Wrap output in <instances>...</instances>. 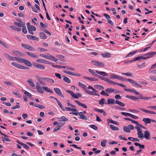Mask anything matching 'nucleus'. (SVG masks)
I'll list each match as a JSON object with an SVG mask.
<instances>
[{
	"label": "nucleus",
	"mask_w": 156,
	"mask_h": 156,
	"mask_svg": "<svg viewBox=\"0 0 156 156\" xmlns=\"http://www.w3.org/2000/svg\"><path fill=\"white\" fill-rule=\"evenodd\" d=\"M95 72L97 73L104 76H108V73L104 72L99 71L97 70H96Z\"/></svg>",
	"instance_id": "2eb2a0df"
},
{
	"label": "nucleus",
	"mask_w": 156,
	"mask_h": 156,
	"mask_svg": "<svg viewBox=\"0 0 156 156\" xmlns=\"http://www.w3.org/2000/svg\"><path fill=\"white\" fill-rule=\"evenodd\" d=\"M92 90L93 91L92 92L91 95H94L98 96H99V94L97 93L98 91L97 90H96L94 89Z\"/></svg>",
	"instance_id": "a18cd8bd"
},
{
	"label": "nucleus",
	"mask_w": 156,
	"mask_h": 156,
	"mask_svg": "<svg viewBox=\"0 0 156 156\" xmlns=\"http://www.w3.org/2000/svg\"><path fill=\"white\" fill-rule=\"evenodd\" d=\"M22 46L25 49H27L30 51H34L35 50V49L33 47L30 46L28 44H22Z\"/></svg>",
	"instance_id": "7ed1b4c3"
},
{
	"label": "nucleus",
	"mask_w": 156,
	"mask_h": 156,
	"mask_svg": "<svg viewBox=\"0 0 156 156\" xmlns=\"http://www.w3.org/2000/svg\"><path fill=\"white\" fill-rule=\"evenodd\" d=\"M2 138L3 139L2 141L3 142L6 141L8 142H10L11 141L9 139L7 138L4 137L2 136Z\"/></svg>",
	"instance_id": "680f3d73"
},
{
	"label": "nucleus",
	"mask_w": 156,
	"mask_h": 156,
	"mask_svg": "<svg viewBox=\"0 0 156 156\" xmlns=\"http://www.w3.org/2000/svg\"><path fill=\"white\" fill-rule=\"evenodd\" d=\"M94 110L97 112L102 113L104 116H106V113L103 109L94 108Z\"/></svg>",
	"instance_id": "412c9836"
},
{
	"label": "nucleus",
	"mask_w": 156,
	"mask_h": 156,
	"mask_svg": "<svg viewBox=\"0 0 156 156\" xmlns=\"http://www.w3.org/2000/svg\"><path fill=\"white\" fill-rule=\"evenodd\" d=\"M75 101V102L77 103L79 105L85 108H87V106L86 105L80 102L79 101L77 100H76Z\"/></svg>",
	"instance_id": "f3484780"
},
{
	"label": "nucleus",
	"mask_w": 156,
	"mask_h": 156,
	"mask_svg": "<svg viewBox=\"0 0 156 156\" xmlns=\"http://www.w3.org/2000/svg\"><path fill=\"white\" fill-rule=\"evenodd\" d=\"M89 127L96 130L98 129V127L95 125H90L89 126Z\"/></svg>",
	"instance_id": "13d9d810"
},
{
	"label": "nucleus",
	"mask_w": 156,
	"mask_h": 156,
	"mask_svg": "<svg viewBox=\"0 0 156 156\" xmlns=\"http://www.w3.org/2000/svg\"><path fill=\"white\" fill-rule=\"evenodd\" d=\"M57 103L58 104V105L60 107V108H61L62 110L63 111H65V109L64 108L63 105H62V104L59 101H58Z\"/></svg>",
	"instance_id": "de8ad7c7"
},
{
	"label": "nucleus",
	"mask_w": 156,
	"mask_h": 156,
	"mask_svg": "<svg viewBox=\"0 0 156 156\" xmlns=\"http://www.w3.org/2000/svg\"><path fill=\"white\" fill-rule=\"evenodd\" d=\"M45 78L44 77H37V79L39 82L41 84L43 85H45L46 84L43 81V80H44V79Z\"/></svg>",
	"instance_id": "dca6fc26"
},
{
	"label": "nucleus",
	"mask_w": 156,
	"mask_h": 156,
	"mask_svg": "<svg viewBox=\"0 0 156 156\" xmlns=\"http://www.w3.org/2000/svg\"><path fill=\"white\" fill-rule=\"evenodd\" d=\"M156 54V52H151L150 53H148L145 55L146 56V57H144L145 59L151 58Z\"/></svg>",
	"instance_id": "9d476101"
},
{
	"label": "nucleus",
	"mask_w": 156,
	"mask_h": 156,
	"mask_svg": "<svg viewBox=\"0 0 156 156\" xmlns=\"http://www.w3.org/2000/svg\"><path fill=\"white\" fill-rule=\"evenodd\" d=\"M65 110L68 111H72L73 112H76L77 111V110L76 109L73 108H71L70 107H66L65 108Z\"/></svg>",
	"instance_id": "f704fd0d"
},
{
	"label": "nucleus",
	"mask_w": 156,
	"mask_h": 156,
	"mask_svg": "<svg viewBox=\"0 0 156 156\" xmlns=\"http://www.w3.org/2000/svg\"><path fill=\"white\" fill-rule=\"evenodd\" d=\"M106 142L107 141L106 140H102L101 143V145L103 147H105Z\"/></svg>",
	"instance_id": "603ef678"
},
{
	"label": "nucleus",
	"mask_w": 156,
	"mask_h": 156,
	"mask_svg": "<svg viewBox=\"0 0 156 156\" xmlns=\"http://www.w3.org/2000/svg\"><path fill=\"white\" fill-rule=\"evenodd\" d=\"M63 71L64 73L70 75H71L74 76V75L75 73L73 72L66 70H63Z\"/></svg>",
	"instance_id": "09e8293b"
},
{
	"label": "nucleus",
	"mask_w": 156,
	"mask_h": 156,
	"mask_svg": "<svg viewBox=\"0 0 156 156\" xmlns=\"http://www.w3.org/2000/svg\"><path fill=\"white\" fill-rule=\"evenodd\" d=\"M137 95H139V97L137 98V99H141L144 100H149L151 99V98L150 97H144L141 94H140L139 93V94H137Z\"/></svg>",
	"instance_id": "9b49d317"
},
{
	"label": "nucleus",
	"mask_w": 156,
	"mask_h": 156,
	"mask_svg": "<svg viewBox=\"0 0 156 156\" xmlns=\"http://www.w3.org/2000/svg\"><path fill=\"white\" fill-rule=\"evenodd\" d=\"M121 114L124 115L125 116H130V117L131 114L130 113L125 112H121Z\"/></svg>",
	"instance_id": "4d7b16f0"
},
{
	"label": "nucleus",
	"mask_w": 156,
	"mask_h": 156,
	"mask_svg": "<svg viewBox=\"0 0 156 156\" xmlns=\"http://www.w3.org/2000/svg\"><path fill=\"white\" fill-rule=\"evenodd\" d=\"M28 30H30L32 31H35L36 30V29L35 27H34L33 26H30V28H28Z\"/></svg>",
	"instance_id": "e2e57ef3"
},
{
	"label": "nucleus",
	"mask_w": 156,
	"mask_h": 156,
	"mask_svg": "<svg viewBox=\"0 0 156 156\" xmlns=\"http://www.w3.org/2000/svg\"><path fill=\"white\" fill-rule=\"evenodd\" d=\"M54 90L55 93L60 96L64 98L63 95L62 93L61 90L58 88H54Z\"/></svg>",
	"instance_id": "0eeeda50"
},
{
	"label": "nucleus",
	"mask_w": 156,
	"mask_h": 156,
	"mask_svg": "<svg viewBox=\"0 0 156 156\" xmlns=\"http://www.w3.org/2000/svg\"><path fill=\"white\" fill-rule=\"evenodd\" d=\"M150 133L148 131H146L144 133V135L143 134V137L142 138H144L147 140L150 139Z\"/></svg>",
	"instance_id": "423d86ee"
},
{
	"label": "nucleus",
	"mask_w": 156,
	"mask_h": 156,
	"mask_svg": "<svg viewBox=\"0 0 156 156\" xmlns=\"http://www.w3.org/2000/svg\"><path fill=\"white\" fill-rule=\"evenodd\" d=\"M37 62L41 63H46L48 64H51L50 62L48 61H45V60L42 59H38L37 60Z\"/></svg>",
	"instance_id": "ddd939ff"
},
{
	"label": "nucleus",
	"mask_w": 156,
	"mask_h": 156,
	"mask_svg": "<svg viewBox=\"0 0 156 156\" xmlns=\"http://www.w3.org/2000/svg\"><path fill=\"white\" fill-rule=\"evenodd\" d=\"M150 120H151V119L148 118H144L143 119V121L145 122V123L147 124H150L151 123L150 122Z\"/></svg>",
	"instance_id": "e433bc0d"
},
{
	"label": "nucleus",
	"mask_w": 156,
	"mask_h": 156,
	"mask_svg": "<svg viewBox=\"0 0 156 156\" xmlns=\"http://www.w3.org/2000/svg\"><path fill=\"white\" fill-rule=\"evenodd\" d=\"M134 145L136 146H139L140 149H143L145 147V146L144 145H141L138 143L135 142L134 143Z\"/></svg>",
	"instance_id": "5701e85b"
},
{
	"label": "nucleus",
	"mask_w": 156,
	"mask_h": 156,
	"mask_svg": "<svg viewBox=\"0 0 156 156\" xmlns=\"http://www.w3.org/2000/svg\"><path fill=\"white\" fill-rule=\"evenodd\" d=\"M124 90L126 91L130 92H133L135 94H139V93L137 92L134 89H126V88H124Z\"/></svg>",
	"instance_id": "aec40b11"
},
{
	"label": "nucleus",
	"mask_w": 156,
	"mask_h": 156,
	"mask_svg": "<svg viewBox=\"0 0 156 156\" xmlns=\"http://www.w3.org/2000/svg\"><path fill=\"white\" fill-rule=\"evenodd\" d=\"M60 121L66 122L68 120V119L64 116H62L60 118Z\"/></svg>",
	"instance_id": "864d4df0"
},
{
	"label": "nucleus",
	"mask_w": 156,
	"mask_h": 156,
	"mask_svg": "<svg viewBox=\"0 0 156 156\" xmlns=\"http://www.w3.org/2000/svg\"><path fill=\"white\" fill-rule=\"evenodd\" d=\"M27 82H28L29 84L31 87H34L35 86V84L32 79L28 80L27 81Z\"/></svg>",
	"instance_id": "393cba45"
},
{
	"label": "nucleus",
	"mask_w": 156,
	"mask_h": 156,
	"mask_svg": "<svg viewBox=\"0 0 156 156\" xmlns=\"http://www.w3.org/2000/svg\"><path fill=\"white\" fill-rule=\"evenodd\" d=\"M128 80L130 83L132 84L135 87H136L139 88H141L142 87V86L137 83L136 81L130 79H128Z\"/></svg>",
	"instance_id": "20e7f679"
},
{
	"label": "nucleus",
	"mask_w": 156,
	"mask_h": 156,
	"mask_svg": "<svg viewBox=\"0 0 156 156\" xmlns=\"http://www.w3.org/2000/svg\"><path fill=\"white\" fill-rule=\"evenodd\" d=\"M13 93L14 94L16 95V96L18 98H20L21 97V95L20 94L16 92H13Z\"/></svg>",
	"instance_id": "338daca9"
},
{
	"label": "nucleus",
	"mask_w": 156,
	"mask_h": 156,
	"mask_svg": "<svg viewBox=\"0 0 156 156\" xmlns=\"http://www.w3.org/2000/svg\"><path fill=\"white\" fill-rule=\"evenodd\" d=\"M11 64L12 65L19 69H20L21 65L18 64L17 63L15 62H12L11 63Z\"/></svg>",
	"instance_id": "a19ab883"
},
{
	"label": "nucleus",
	"mask_w": 156,
	"mask_h": 156,
	"mask_svg": "<svg viewBox=\"0 0 156 156\" xmlns=\"http://www.w3.org/2000/svg\"><path fill=\"white\" fill-rule=\"evenodd\" d=\"M94 87L95 88L100 90L101 89H104V88L103 86L98 84L95 85Z\"/></svg>",
	"instance_id": "c9c22d12"
},
{
	"label": "nucleus",
	"mask_w": 156,
	"mask_h": 156,
	"mask_svg": "<svg viewBox=\"0 0 156 156\" xmlns=\"http://www.w3.org/2000/svg\"><path fill=\"white\" fill-rule=\"evenodd\" d=\"M33 65L34 67L37 69L42 70H44V69H45V66L41 64L35 63Z\"/></svg>",
	"instance_id": "6e6552de"
},
{
	"label": "nucleus",
	"mask_w": 156,
	"mask_h": 156,
	"mask_svg": "<svg viewBox=\"0 0 156 156\" xmlns=\"http://www.w3.org/2000/svg\"><path fill=\"white\" fill-rule=\"evenodd\" d=\"M109 126L110 128L113 130H118L119 129L118 127H116L113 125H110Z\"/></svg>",
	"instance_id": "72a5a7b5"
},
{
	"label": "nucleus",
	"mask_w": 156,
	"mask_h": 156,
	"mask_svg": "<svg viewBox=\"0 0 156 156\" xmlns=\"http://www.w3.org/2000/svg\"><path fill=\"white\" fill-rule=\"evenodd\" d=\"M126 97L134 101H136L137 99L136 97L133 96H130L129 95H127L126 96Z\"/></svg>",
	"instance_id": "ea45409f"
},
{
	"label": "nucleus",
	"mask_w": 156,
	"mask_h": 156,
	"mask_svg": "<svg viewBox=\"0 0 156 156\" xmlns=\"http://www.w3.org/2000/svg\"><path fill=\"white\" fill-rule=\"evenodd\" d=\"M43 88H44V90L45 91H46L47 92L51 93H53V91L51 90L49 88H48V87H44Z\"/></svg>",
	"instance_id": "37998d69"
},
{
	"label": "nucleus",
	"mask_w": 156,
	"mask_h": 156,
	"mask_svg": "<svg viewBox=\"0 0 156 156\" xmlns=\"http://www.w3.org/2000/svg\"><path fill=\"white\" fill-rule=\"evenodd\" d=\"M78 85L79 86H80V87H82V88L85 89L87 87L84 84H83L82 83L80 82H79L78 83Z\"/></svg>",
	"instance_id": "3c124183"
},
{
	"label": "nucleus",
	"mask_w": 156,
	"mask_h": 156,
	"mask_svg": "<svg viewBox=\"0 0 156 156\" xmlns=\"http://www.w3.org/2000/svg\"><path fill=\"white\" fill-rule=\"evenodd\" d=\"M51 55L49 53H47L45 55V58L50 60Z\"/></svg>",
	"instance_id": "774afa93"
},
{
	"label": "nucleus",
	"mask_w": 156,
	"mask_h": 156,
	"mask_svg": "<svg viewBox=\"0 0 156 156\" xmlns=\"http://www.w3.org/2000/svg\"><path fill=\"white\" fill-rule=\"evenodd\" d=\"M123 130L126 133H129L130 132V130L128 126H124L123 128Z\"/></svg>",
	"instance_id": "49530a36"
},
{
	"label": "nucleus",
	"mask_w": 156,
	"mask_h": 156,
	"mask_svg": "<svg viewBox=\"0 0 156 156\" xmlns=\"http://www.w3.org/2000/svg\"><path fill=\"white\" fill-rule=\"evenodd\" d=\"M101 55L103 57L106 58H109L111 56V54L107 52L101 54Z\"/></svg>",
	"instance_id": "7c9ffc66"
},
{
	"label": "nucleus",
	"mask_w": 156,
	"mask_h": 156,
	"mask_svg": "<svg viewBox=\"0 0 156 156\" xmlns=\"http://www.w3.org/2000/svg\"><path fill=\"white\" fill-rule=\"evenodd\" d=\"M16 104H18L17 105H15L14 106L12 107V109H15L16 108H20V106L19 105V103L17 102Z\"/></svg>",
	"instance_id": "052dcab7"
},
{
	"label": "nucleus",
	"mask_w": 156,
	"mask_h": 156,
	"mask_svg": "<svg viewBox=\"0 0 156 156\" xmlns=\"http://www.w3.org/2000/svg\"><path fill=\"white\" fill-rule=\"evenodd\" d=\"M134 62H135L137 60H139L140 61L141 60H143V59H145V58H144V57L143 56H139V57H137L133 59Z\"/></svg>",
	"instance_id": "c85d7f7f"
},
{
	"label": "nucleus",
	"mask_w": 156,
	"mask_h": 156,
	"mask_svg": "<svg viewBox=\"0 0 156 156\" xmlns=\"http://www.w3.org/2000/svg\"><path fill=\"white\" fill-rule=\"evenodd\" d=\"M34 106L41 109H43L45 108V107L43 105H34Z\"/></svg>",
	"instance_id": "0e129e2a"
},
{
	"label": "nucleus",
	"mask_w": 156,
	"mask_h": 156,
	"mask_svg": "<svg viewBox=\"0 0 156 156\" xmlns=\"http://www.w3.org/2000/svg\"><path fill=\"white\" fill-rule=\"evenodd\" d=\"M92 62L93 63L94 65L96 66L101 67H103L105 66V65L103 63L98 61H92Z\"/></svg>",
	"instance_id": "1a4fd4ad"
},
{
	"label": "nucleus",
	"mask_w": 156,
	"mask_h": 156,
	"mask_svg": "<svg viewBox=\"0 0 156 156\" xmlns=\"http://www.w3.org/2000/svg\"><path fill=\"white\" fill-rule=\"evenodd\" d=\"M135 128L136 129L137 131L138 137L139 138H141L143 137V133L142 132V129L139 127L135 126Z\"/></svg>",
	"instance_id": "f03ea898"
},
{
	"label": "nucleus",
	"mask_w": 156,
	"mask_h": 156,
	"mask_svg": "<svg viewBox=\"0 0 156 156\" xmlns=\"http://www.w3.org/2000/svg\"><path fill=\"white\" fill-rule=\"evenodd\" d=\"M63 80L65 82L68 83H71V80L68 77L65 76H63Z\"/></svg>",
	"instance_id": "2f4dec72"
},
{
	"label": "nucleus",
	"mask_w": 156,
	"mask_h": 156,
	"mask_svg": "<svg viewBox=\"0 0 156 156\" xmlns=\"http://www.w3.org/2000/svg\"><path fill=\"white\" fill-rule=\"evenodd\" d=\"M128 139L129 140L133 141H137V142H140V140L138 138H134L132 137H128Z\"/></svg>",
	"instance_id": "cd10ccee"
},
{
	"label": "nucleus",
	"mask_w": 156,
	"mask_h": 156,
	"mask_svg": "<svg viewBox=\"0 0 156 156\" xmlns=\"http://www.w3.org/2000/svg\"><path fill=\"white\" fill-rule=\"evenodd\" d=\"M12 53L15 54L16 56H18L24 57L25 55L22 52H21L17 50H13L12 51Z\"/></svg>",
	"instance_id": "39448f33"
},
{
	"label": "nucleus",
	"mask_w": 156,
	"mask_h": 156,
	"mask_svg": "<svg viewBox=\"0 0 156 156\" xmlns=\"http://www.w3.org/2000/svg\"><path fill=\"white\" fill-rule=\"evenodd\" d=\"M139 109L140 110L143 111L145 112L151 114V111L147 110L142 108H139Z\"/></svg>",
	"instance_id": "6e6d98bb"
},
{
	"label": "nucleus",
	"mask_w": 156,
	"mask_h": 156,
	"mask_svg": "<svg viewBox=\"0 0 156 156\" xmlns=\"http://www.w3.org/2000/svg\"><path fill=\"white\" fill-rule=\"evenodd\" d=\"M145 62H143L141 65H138L137 67L139 68H142L145 66Z\"/></svg>",
	"instance_id": "69168bd1"
},
{
	"label": "nucleus",
	"mask_w": 156,
	"mask_h": 156,
	"mask_svg": "<svg viewBox=\"0 0 156 156\" xmlns=\"http://www.w3.org/2000/svg\"><path fill=\"white\" fill-rule=\"evenodd\" d=\"M105 101V99L103 98H102L101 100L99 101V104L102 106L105 103L104 101Z\"/></svg>",
	"instance_id": "5fc2aeb1"
},
{
	"label": "nucleus",
	"mask_w": 156,
	"mask_h": 156,
	"mask_svg": "<svg viewBox=\"0 0 156 156\" xmlns=\"http://www.w3.org/2000/svg\"><path fill=\"white\" fill-rule=\"evenodd\" d=\"M114 89L112 88H108L105 90V91L108 93H110L114 92Z\"/></svg>",
	"instance_id": "4c0bfd02"
},
{
	"label": "nucleus",
	"mask_w": 156,
	"mask_h": 156,
	"mask_svg": "<svg viewBox=\"0 0 156 156\" xmlns=\"http://www.w3.org/2000/svg\"><path fill=\"white\" fill-rule=\"evenodd\" d=\"M44 79V80L46 81L47 82L49 83H54L55 81L54 80L50 78L45 77Z\"/></svg>",
	"instance_id": "b1692460"
},
{
	"label": "nucleus",
	"mask_w": 156,
	"mask_h": 156,
	"mask_svg": "<svg viewBox=\"0 0 156 156\" xmlns=\"http://www.w3.org/2000/svg\"><path fill=\"white\" fill-rule=\"evenodd\" d=\"M137 51V50H136L135 51H132L131 52L129 53V54H128L126 56V57H127L128 56H129L131 55H135Z\"/></svg>",
	"instance_id": "8fccbe9b"
},
{
	"label": "nucleus",
	"mask_w": 156,
	"mask_h": 156,
	"mask_svg": "<svg viewBox=\"0 0 156 156\" xmlns=\"http://www.w3.org/2000/svg\"><path fill=\"white\" fill-rule=\"evenodd\" d=\"M26 53L27 55L32 57L36 58H38V56L36 55L34 53L30 52H27Z\"/></svg>",
	"instance_id": "4468645a"
},
{
	"label": "nucleus",
	"mask_w": 156,
	"mask_h": 156,
	"mask_svg": "<svg viewBox=\"0 0 156 156\" xmlns=\"http://www.w3.org/2000/svg\"><path fill=\"white\" fill-rule=\"evenodd\" d=\"M9 27L17 31H20L21 30V28H18L14 26H10Z\"/></svg>",
	"instance_id": "4be33fe9"
},
{
	"label": "nucleus",
	"mask_w": 156,
	"mask_h": 156,
	"mask_svg": "<svg viewBox=\"0 0 156 156\" xmlns=\"http://www.w3.org/2000/svg\"><path fill=\"white\" fill-rule=\"evenodd\" d=\"M110 76H111L112 78L117 79L119 80H121V76H120L118 75H116L114 74H111L110 75Z\"/></svg>",
	"instance_id": "a211bd4d"
},
{
	"label": "nucleus",
	"mask_w": 156,
	"mask_h": 156,
	"mask_svg": "<svg viewBox=\"0 0 156 156\" xmlns=\"http://www.w3.org/2000/svg\"><path fill=\"white\" fill-rule=\"evenodd\" d=\"M88 71L89 72L91 73L93 76L96 77H98V75L97 74V73H96L93 70L89 69H88Z\"/></svg>",
	"instance_id": "a878e982"
},
{
	"label": "nucleus",
	"mask_w": 156,
	"mask_h": 156,
	"mask_svg": "<svg viewBox=\"0 0 156 156\" xmlns=\"http://www.w3.org/2000/svg\"><path fill=\"white\" fill-rule=\"evenodd\" d=\"M27 37L28 39L31 40H36L37 41H39V40L38 38L36 37L35 36L28 35L27 36Z\"/></svg>",
	"instance_id": "f8f14e48"
},
{
	"label": "nucleus",
	"mask_w": 156,
	"mask_h": 156,
	"mask_svg": "<svg viewBox=\"0 0 156 156\" xmlns=\"http://www.w3.org/2000/svg\"><path fill=\"white\" fill-rule=\"evenodd\" d=\"M25 59L19 58L17 57V59H16V60L19 62L21 63L23 62H23Z\"/></svg>",
	"instance_id": "bf43d9fd"
},
{
	"label": "nucleus",
	"mask_w": 156,
	"mask_h": 156,
	"mask_svg": "<svg viewBox=\"0 0 156 156\" xmlns=\"http://www.w3.org/2000/svg\"><path fill=\"white\" fill-rule=\"evenodd\" d=\"M39 35L42 39H45L47 38L46 34L43 32H40L39 34Z\"/></svg>",
	"instance_id": "473e14b6"
},
{
	"label": "nucleus",
	"mask_w": 156,
	"mask_h": 156,
	"mask_svg": "<svg viewBox=\"0 0 156 156\" xmlns=\"http://www.w3.org/2000/svg\"><path fill=\"white\" fill-rule=\"evenodd\" d=\"M0 44H2L3 47L6 48H8L9 47L8 44H6L4 41H1V40H0Z\"/></svg>",
	"instance_id": "bb28decb"
},
{
	"label": "nucleus",
	"mask_w": 156,
	"mask_h": 156,
	"mask_svg": "<svg viewBox=\"0 0 156 156\" xmlns=\"http://www.w3.org/2000/svg\"><path fill=\"white\" fill-rule=\"evenodd\" d=\"M106 82L110 84L113 85H117L118 86H120L123 88H126V85L123 84L122 83H119L117 82L115 83L113 81L109 80L108 78Z\"/></svg>",
	"instance_id": "f257e3e1"
},
{
	"label": "nucleus",
	"mask_w": 156,
	"mask_h": 156,
	"mask_svg": "<svg viewBox=\"0 0 156 156\" xmlns=\"http://www.w3.org/2000/svg\"><path fill=\"white\" fill-rule=\"evenodd\" d=\"M23 63L27 66L31 67L32 66V64L30 62L25 59L24 60Z\"/></svg>",
	"instance_id": "6ab92c4d"
},
{
	"label": "nucleus",
	"mask_w": 156,
	"mask_h": 156,
	"mask_svg": "<svg viewBox=\"0 0 156 156\" xmlns=\"http://www.w3.org/2000/svg\"><path fill=\"white\" fill-rule=\"evenodd\" d=\"M44 87H40L39 88L37 89V91L38 93L41 94H43L44 93Z\"/></svg>",
	"instance_id": "c756f323"
},
{
	"label": "nucleus",
	"mask_w": 156,
	"mask_h": 156,
	"mask_svg": "<svg viewBox=\"0 0 156 156\" xmlns=\"http://www.w3.org/2000/svg\"><path fill=\"white\" fill-rule=\"evenodd\" d=\"M64 125V124H62V125H58V126H56L53 130L54 132H55L59 129L62 126Z\"/></svg>",
	"instance_id": "c03bdc74"
},
{
	"label": "nucleus",
	"mask_w": 156,
	"mask_h": 156,
	"mask_svg": "<svg viewBox=\"0 0 156 156\" xmlns=\"http://www.w3.org/2000/svg\"><path fill=\"white\" fill-rule=\"evenodd\" d=\"M108 103V104H113L115 103V100L113 99H108L107 100Z\"/></svg>",
	"instance_id": "58836bf2"
},
{
	"label": "nucleus",
	"mask_w": 156,
	"mask_h": 156,
	"mask_svg": "<svg viewBox=\"0 0 156 156\" xmlns=\"http://www.w3.org/2000/svg\"><path fill=\"white\" fill-rule=\"evenodd\" d=\"M115 103L122 107H124L125 105L124 103L117 100L115 101Z\"/></svg>",
	"instance_id": "79ce46f5"
}]
</instances>
